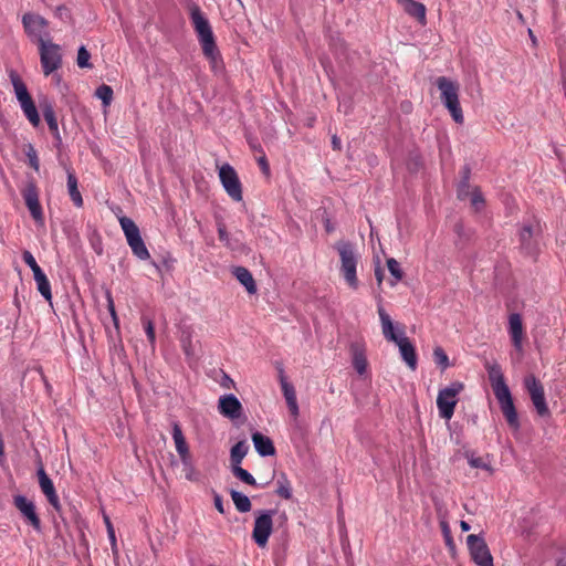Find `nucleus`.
<instances>
[{"mask_svg": "<svg viewBox=\"0 0 566 566\" xmlns=\"http://www.w3.org/2000/svg\"><path fill=\"white\" fill-rule=\"evenodd\" d=\"M187 8L189 10L192 27L201 45L202 53L211 62L212 66L217 67L220 62V53L217 49L210 22L197 3L189 2Z\"/></svg>", "mask_w": 566, "mask_h": 566, "instance_id": "obj_1", "label": "nucleus"}, {"mask_svg": "<svg viewBox=\"0 0 566 566\" xmlns=\"http://www.w3.org/2000/svg\"><path fill=\"white\" fill-rule=\"evenodd\" d=\"M489 380L494 392V396L500 405V408L505 417L507 423L513 428H518V417L513 402V398L509 386L505 382L504 375L500 365L486 364L485 365Z\"/></svg>", "mask_w": 566, "mask_h": 566, "instance_id": "obj_2", "label": "nucleus"}, {"mask_svg": "<svg viewBox=\"0 0 566 566\" xmlns=\"http://www.w3.org/2000/svg\"><path fill=\"white\" fill-rule=\"evenodd\" d=\"M436 85L440 91L441 102L449 111L451 117L457 124L464 122L462 108L459 102V85L457 82L446 76H440L436 81Z\"/></svg>", "mask_w": 566, "mask_h": 566, "instance_id": "obj_3", "label": "nucleus"}, {"mask_svg": "<svg viewBox=\"0 0 566 566\" xmlns=\"http://www.w3.org/2000/svg\"><path fill=\"white\" fill-rule=\"evenodd\" d=\"M336 250L340 256V272L346 283L354 290L358 287V280L356 275L358 256L355 248L349 242H339L336 244Z\"/></svg>", "mask_w": 566, "mask_h": 566, "instance_id": "obj_4", "label": "nucleus"}, {"mask_svg": "<svg viewBox=\"0 0 566 566\" xmlns=\"http://www.w3.org/2000/svg\"><path fill=\"white\" fill-rule=\"evenodd\" d=\"M464 389L461 381H452L444 388H441L437 396V407L439 417L449 421L454 413V409L459 402L458 396Z\"/></svg>", "mask_w": 566, "mask_h": 566, "instance_id": "obj_5", "label": "nucleus"}, {"mask_svg": "<svg viewBox=\"0 0 566 566\" xmlns=\"http://www.w3.org/2000/svg\"><path fill=\"white\" fill-rule=\"evenodd\" d=\"M118 222L125 234L126 241L132 249L133 254L139 260H148L150 254L136 223L130 218L125 216L119 217Z\"/></svg>", "mask_w": 566, "mask_h": 566, "instance_id": "obj_6", "label": "nucleus"}, {"mask_svg": "<svg viewBox=\"0 0 566 566\" xmlns=\"http://www.w3.org/2000/svg\"><path fill=\"white\" fill-rule=\"evenodd\" d=\"M40 61L44 75H50L62 65L61 46L51 40L39 44Z\"/></svg>", "mask_w": 566, "mask_h": 566, "instance_id": "obj_7", "label": "nucleus"}, {"mask_svg": "<svg viewBox=\"0 0 566 566\" xmlns=\"http://www.w3.org/2000/svg\"><path fill=\"white\" fill-rule=\"evenodd\" d=\"M22 24L28 36L35 41L38 45L51 40L48 32V21L43 17L28 12L22 17Z\"/></svg>", "mask_w": 566, "mask_h": 566, "instance_id": "obj_8", "label": "nucleus"}, {"mask_svg": "<svg viewBox=\"0 0 566 566\" xmlns=\"http://www.w3.org/2000/svg\"><path fill=\"white\" fill-rule=\"evenodd\" d=\"M219 179L226 192L232 200L239 202L243 199L241 181L231 165L223 164L219 168Z\"/></svg>", "mask_w": 566, "mask_h": 566, "instance_id": "obj_9", "label": "nucleus"}, {"mask_svg": "<svg viewBox=\"0 0 566 566\" xmlns=\"http://www.w3.org/2000/svg\"><path fill=\"white\" fill-rule=\"evenodd\" d=\"M524 387L527 390L536 412L541 417L549 416V409L545 399L544 387L533 375L524 378Z\"/></svg>", "mask_w": 566, "mask_h": 566, "instance_id": "obj_10", "label": "nucleus"}, {"mask_svg": "<svg viewBox=\"0 0 566 566\" xmlns=\"http://www.w3.org/2000/svg\"><path fill=\"white\" fill-rule=\"evenodd\" d=\"M467 545L473 562L479 566H493V557L488 544L480 535L471 534L467 537Z\"/></svg>", "mask_w": 566, "mask_h": 566, "instance_id": "obj_11", "label": "nucleus"}, {"mask_svg": "<svg viewBox=\"0 0 566 566\" xmlns=\"http://www.w3.org/2000/svg\"><path fill=\"white\" fill-rule=\"evenodd\" d=\"M274 513V511H263L255 518L252 538L259 547H264L268 544L273 530Z\"/></svg>", "mask_w": 566, "mask_h": 566, "instance_id": "obj_12", "label": "nucleus"}, {"mask_svg": "<svg viewBox=\"0 0 566 566\" xmlns=\"http://www.w3.org/2000/svg\"><path fill=\"white\" fill-rule=\"evenodd\" d=\"M518 234L522 250L530 255L537 253L541 235L538 222L524 223Z\"/></svg>", "mask_w": 566, "mask_h": 566, "instance_id": "obj_13", "label": "nucleus"}, {"mask_svg": "<svg viewBox=\"0 0 566 566\" xmlns=\"http://www.w3.org/2000/svg\"><path fill=\"white\" fill-rule=\"evenodd\" d=\"M22 197L34 221L43 223L44 219L42 207L39 201V191L36 185L33 181H30L25 185L22 190Z\"/></svg>", "mask_w": 566, "mask_h": 566, "instance_id": "obj_14", "label": "nucleus"}, {"mask_svg": "<svg viewBox=\"0 0 566 566\" xmlns=\"http://www.w3.org/2000/svg\"><path fill=\"white\" fill-rule=\"evenodd\" d=\"M13 505L35 531L41 530V520L32 501L18 494L13 496Z\"/></svg>", "mask_w": 566, "mask_h": 566, "instance_id": "obj_15", "label": "nucleus"}, {"mask_svg": "<svg viewBox=\"0 0 566 566\" xmlns=\"http://www.w3.org/2000/svg\"><path fill=\"white\" fill-rule=\"evenodd\" d=\"M218 410L223 417L237 420L242 416L243 407L233 394H227L219 398Z\"/></svg>", "mask_w": 566, "mask_h": 566, "instance_id": "obj_16", "label": "nucleus"}, {"mask_svg": "<svg viewBox=\"0 0 566 566\" xmlns=\"http://www.w3.org/2000/svg\"><path fill=\"white\" fill-rule=\"evenodd\" d=\"M507 332L514 349L517 353H523V342L525 332L523 327L522 316L518 313H512L509 316Z\"/></svg>", "mask_w": 566, "mask_h": 566, "instance_id": "obj_17", "label": "nucleus"}, {"mask_svg": "<svg viewBox=\"0 0 566 566\" xmlns=\"http://www.w3.org/2000/svg\"><path fill=\"white\" fill-rule=\"evenodd\" d=\"M38 476H39V484H40L41 491L46 496L49 503L53 506V509L56 512H60L61 504H60L59 496L55 492V488L53 485L52 480L49 478V475L46 474L43 467L39 468Z\"/></svg>", "mask_w": 566, "mask_h": 566, "instance_id": "obj_18", "label": "nucleus"}, {"mask_svg": "<svg viewBox=\"0 0 566 566\" xmlns=\"http://www.w3.org/2000/svg\"><path fill=\"white\" fill-rule=\"evenodd\" d=\"M352 364L358 375L365 376L368 371V361L366 357V347L364 343L355 342L350 344Z\"/></svg>", "mask_w": 566, "mask_h": 566, "instance_id": "obj_19", "label": "nucleus"}, {"mask_svg": "<svg viewBox=\"0 0 566 566\" xmlns=\"http://www.w3.org/2000/svg\"><path fill=\"white\" fill-rule=\"evenodd\" d=\"M395 344L398 346L400 356L403 359V361L407 364V366L411 370H416V368H417L416 349H415V346L412 345V343L409 340V338L405 335L403 332H400L399 340Z\"/></svg>", "mask_w": 566, "mask_h": 566, "instance_id": "obj_20", "label": "nucleus"}, {"mask_svg": "<svg viewBox=\"0 0 566 566\" xmlns=\"http://www.w3.org/2000/svg\"><path fill=\"white\" fill-rule=\"evenodd\" d=\"M252 442L258 454L262 458L272 457L275 454L273 441L263 433L256 431L252 433Z\"/></svg>", "mask_w": 566, "mask_h": 566, "instance_id": "obj_21", "label": "nucleus"}, {"mask_svg": "<svg viewBox=\"0 0 566 566\" xmlns=\"http://www.w3.org/2000/svg\"><path fill=\"white\" fill-rule=\"evenodd\" d=\"M281 388L283 391V396L286 400L289 410L293 417L298 416V405L296 400L295 389L292 384H290L283 373H281Z\"/></svg>", "mask_w": 566, "mask_h": 566, "instance_id": "obj_22", "label": "nucleus"}, {"mask_svg": "<svg viewBox=\"0 0 566 566\" xmlns=\"http://www.w3.org/2000/svg\"><path fill=\"white\" fill-rule=\"evenodd\" d=\"M8 74L19 104L32 99L31 95L28 92L27 85L23 83L20 75L14 70H9Z\"/></svg>", "mask_w": 566, "mask_h": 566, "instance_id": "obj_23", "label": "nucleus"}, {"mask_svg": "<svg viewBox=\"0 0 566 566\" xmlns=\"http://www.w3.org/2000/svg\"><path fill=\"white\" fill-rule=\"evenodd\" d=\"M378 315L384 337L389 342L397 343L399 340V335L395 333L394 322L381 305H378Z\"/></svg>", "mask_w": 566, "mask_h": 566, "instance_id": "obj_24", "label": "nucleus"}, {"mask_svg": "<svg viewBox=\"0 0 566 566\" xmlns=\"http://www.w3.org/2000/svg\"><path fill=\"white\" fill-rule=\"evenodd\" d=\"M169 465L180 478L191 482H197L200 479V473L193 468L192 462H169Z\"/></svg>", "mask_w": 566, "mask_h": 566, "instance_id": "obj_25", "label": "nucleus"}, {"mask_svg": "<svg viewBox=\"0 0 566 566\" xmlns=\"http://www.w3.org/2000/svg\"><path fill=\"white\" fill-rule=\"evenodd\" d=\"M233 276L245 287L249 294L256 293V284L251 272L244 266H234Z\"/></svg>", "mask_w": 566, "mask_h": 566, "instance_id": "obj_26", "label": "nucleus"}, {"mask_svg": "<svg viewBox=\"0 0 566 566\" xmlns=\"http://www.w3.org/2000/svg\"><path fill=\"white\" fill-rule=\"evenodd\" d=\"M171 434L178 454L180 455L181 460H186V458L188 457V444L186 442L181 427L179 426L178 422L172 423Z\"/></svg>", "mask_w": 566, "mask_h": 566, "instance_id": "obj_27", "label": "nucleus"}, {"mask_svg": "<svg viewBox=\"0 0 566 566\" xmlns=\"http://www.w3.org/2000/svg\"><path fill=\"white\" fill-rule=\"evenodd\" d=\"M67 191L74 206L81 208L83 206V198L78 190L77 178L71 169H67Z\"/></svg>", "mask_w": 566, "mask_h": 566, "instance_id": "obj_28", "label": "nucleus"}, {"mask_svg": "<svg viewBox=\"0 0 566 566\" xmlns=\"http://www.w3.org/2000/svg\"><path fill=\"white\" fill-rule=\"evenodd\" d=\"M403 8L409 15L415 17L421 24L426 23L424 4L415 0H410L409 2L405 3Z\"/></svg>", "mask_w": 566, "mask_h": 566, "instance_id": "obj_29", "label": "nucleus"}, {"mask_svg": "<svg viewBox=\"0 0 566 566\" xmlns=\"http://www.w3.org/2000/svg\"><path fill=\"white\" fill-rule=\"evenodd\" d=\"M36 289L39 293L49 302L52 300L51 284L45 275V273H38V275L33 276Z\"/></svg>", "mask_w": 566, "mask_h": 566, "instance_id": "obj_30", "label": "nucleus"}, {"mask_svg": "<svg viewBox=\"0 0 566 566\" xmlns=\"http://www.w3.org/2000/svg\"><path fill=\"white\" fill-rule=\"evenodd\" d=\"M20 107L23 112V114L25 115V117L28 118V120L34 126H39L40 124V116H39V113H38V109L35 107V104L33 102V99H30L25 103H22L20 104Z\"/></svg>", "mask_w": 566, "mask_h": 566, "instance_id": "obj_31", "label": "nucleus"}, {"mask_svg": "<svg viewBox=\"0 0 566 566\" xmlns=\"http://www.w3.org/2000/svg\"><path fill=\"white\" fill-rule=\"evenodd\" d=\"M231 499L235 505V509L241 513H247L251 510L250 499L241 492L232 490L230 492Z\"/></svg>", "mask_w": 566, "mask_h": 566, "instance_id": "obj_32", "label": "nucleus"}, {"mask_svg": "<svg viewBox=\"0 0 566 566\" xmlns=\"http://www.w3.org/2000/svg\"><path fill=\"white\" fill-rule=\"evenodd\" d=\"M218 237L219 240L231 250H238L241 245L239 240L230 238L226 226L221 222L218 223Z\"/></svg>", "mask_w": 566, "mask_h": 566, "instance_id": "obj_33", "label": "nucleus"}, {"mask_svg": "<svg viewBox=\"0 0 566 566\" xmlns=\"http://www.w3.org/2000/svg\"><path fill=\"white\" fill-rule=\"evenodd\" d=\"M439 525L444 538L446 546L453 552L455 549V544L452 537L451 528L449 526V523L444 516H441L439 514Z\"/></svg>", "mask_w": 566, "mask_h": 566, "instance_id": "obj_34", "label": "nucleus"}, {"mask_svg": "<svg viewBox=\"0 0 566 566\" xmlns=\"http://www.w3.org/2000/svg\"><path fill=\"white\" fill-rule=\"evenodd\" d=\"M43 117L52 133H54L56 136H59V126L57 120L55 117L54 109L51 105H46L43 108Z\"/></svg>", "mask_w": 566, "mask_h": 566, "instance_id": "obj_35", "label": "nucleus"}, {"mask_svg": "<svg viewBox=\"0 0 566 566\" xmlns=\"http://www.w3.org/2000/svg\"><path fill=\"white\" fill-rule=\"evenodd\" d=\"M250 449L249 443L245 440L238 441L230 451V460H243Z\"/></svg>", "mask_w": 566, "mask_h": 566, "instance_id": "obj_36", "label": "nucleus"}, {"mask_svg": "<svg viewBox=\"0 0 566 566\" xmlns=\"http://www.w3.org/2000/svg\"><path fill=\"white\" fill-rule=\"evenodd\" d=\"M95 96L107 107L113 101V88L109 85L103 84L96 88Z\"/></svg>", "mask_w": 566, "mask_h": 566, "instance_id": "obj_37", "label": "nucleus"}, {"mask_svg": "<svg viewBox=\"0 0 566 566\" xmlns=\"http://www.w3.org/2000/svg\"><path fill=\"white\" fill-rule=\"evenodd\" d=\"M469 176L470 169L464 167L463 169V178L458 186V198L464 200L470 196V185H469Z\"/></svg>", "mask_w": 566, "mask_h": 566, "instance_id": "obj_38", "label": "nucleus"}, {"mask_svg": "<svg viewBox=\"0 0 566 566\" xmlns=\"http://www.w3.org/2000/svg\"><path fill=\"white\" fill-rule=\"evenodd\" d=\"M387 268L394 277V282H391V285H395L397 282L401 281V279L403 276V272L400 268L399 262L396 259L389 258L387 260Z\"/></svg>", "mask_w": 566, "mask_h": 566, "instance_id": "obj_39", "label": "nucleus"}, {"mask_svg": "<svg viewBox=\"0 0 566 566\" xmlns=\"http://www.w3.org/2000/svg\"><path fill=\"white\" fill-rule=\"evenodd\" d=\"M433 360L441 368V370H446L450 366L449 357L440 346H437L433 349Z\"/></svg>", "mask_w": 566, "mask_h": 566, "instance_id": "obj_40", "label": "nucleus"}, {"mask_svg": "<svg viewBox=\"0 0 566 566\" xmlns=\"http://www.w3.org/2000/svg\"><path fill=\"white\" fill-rule=\"evenodd\" d=\"M237 464H234L232 467V472L233 474L240 479L241 481H243L244 483L249 484V485H254L255 484V479L244 469H242L241 467H239L238 464L240 462H235Z\"/></svg>", "mask_w": 566, "mask_h": 566, "instance_id": "obj_41", "label": "nucleus"}, {"mask_svg": "<svg viewBox=\"0 0 566 566\" xmlns=\"http://www.w3.org/2000/svg\"><path fill=\"white\" fill-rule=\"evenodd\" d=\"M22 259L25 262V264L31 269L33 276L38 275V273H43L42 269L39 266L35 258L30 251H23Z\"/></svg>", "mask_w": 566, "mask_h": 566, "instance_id": "obj_42", "label": "nucleus"}, {"mask_svg": "<svg viewBox=\"0 0 566 566\" xmlns=\"http://www.w3.org/2000/svg\"><path fill=\"white\" fill-rule=\"evenodd\" d=\"M24 154L28 158L30 167H32L35 171H39L40 161L35 148L31 144H29L24 150Z\"/></svg>", "mask_w": 566, "mask_h": 566, "instance_id": "obj_43", "label": "nucleus"}, {"mask_svg": "<svg viewBox=\"0 0 566 566\" xmlns=\"http://www.w3.org/2000/svg\"><path fill=\"white\" fill-rule=\"evenodd\" d=\"M90 59H91V54L86 50V48L84 45L80 46V49L77 51V60H76L77 65L82 69L91 67L92 64L90 63Z\"/></svg>", "mask_w": 566, "mask_h": 566, "instance_id": "obj_44", "label": "nucleus"}, {"mask_svg": "<svg viewBox=\"0 0 566 566\" xmlns=\"http://www.w3.org/2000/svg\"><path fill=\"white\" fill-rule=\"evenodd\" d=\"M470 200H471V205L472 207L479 211L483 208L484 206V198L481 193V191L478 189V188H474L472 190V192H470Z\"/></svg>", "mask_w": 566, "mask_h": 566, "instance_id": "obj_45", "label": "nucleus"}, {"mask_svg": "<svg viewBox=\"0 0 566 566\" xmlns=\"http://www.w3.org/2000/svg\"><path fill=\"white\" fill-rule=\"evenodd\" d=\"M143 324H144V328H145L147 338H148L149 343L151 344V346H154L155 342H156L155 326H154L153 322L148 318H143Z\"/></svg>", "mask_w": 566, "mask_h": 566, "instance_id": "obj_46", "label": "nucleus"}, {"mask_svg": "<svg viewBox=\"0 0 566 566\" xmlns=\"http://www.w3.org/2000/svg\"><path fill=\"white\" fill-rule=\"evenodd\" d=\"M106 298H107V308H108V312L112 316V319L115 324V326L118 325V317H117V314H116V311H115V305H114V301H113V297H112V294L109 292L106 293Z\"/></svg>", "mask_w": 566, "mask_h": 566, "instance_id": "obj_47", "label": "nucleus"}, {"mask_svg": "<svg viewBox=\"0 0 566 566\" xmlns=\"http://www.w3.org/2000/svg\"><path fill=\"white\" fill-rule=\"evenodd\" d=\"M468 463H469L471 470L481 468V469L485 470L489 474H491L493 472V468H491L490 462L472 461V462H468Z\"/></svg>", "mask_w": 566, "mask_h": 566, "instance_id": "obj_48", "label": "nucleus"}, {"mask_svg": "<svg viewBox=\"0 0 566 566\" xmlns=\"http://www.w3.org/2000/svg\"><path fill=\"white\" fill-rule=\"evenodd\" d=\"M182 350L185 355L190 358L193 356V348L191 346V340L189 337L181 339Z\"/></svg>", "mask_w": 566, "mask_h": 566, "instance_id": "obj_49", "label": "nucleus"}, {"mask_svg": "<svg viewBox=\"0 0 566 566\" xmlns=\"http://www.w3.org/2000/svg\"><path fill=\"white\" fill-rule=\"evenodd\" d=\"M104 520H105V524L107 526V533H108L109 539L112 542V545L114 546L116 543V538H115V532H114L113 525L107 516H105Z\"/></svg>", "mask_w": 566, "mask_h": 566, "instance_id": "obj_50", "label": "nucleus"}, {"mask_svg": "<svg viewBox=\"0 0 566 566\" xmlns=\"http://www.w3.org/2000/svg\"><path fill=\"white\" fill-rule=\"evenodd\" d=\"M258 164L261 167L263 174H265V175L270 174V166H269V163H268L264 154L258 158Z\"/></svg>", "mask_w": 566, "mask_h": 566, "instance_id": "obj_51", "label": "nucleus"}, {"mask_svg": "<svg viewBox=\"0 0 566 566\" xmlns=\"http://www.w3.org/2000/svg\"><path fill=\"white\" fill-rule=\"evenodd\" d=\"M214 506L218 510V512H220L221 514L224 513L222 499L218 494L214 495Z\"/></svg>", "mask_w": 566, "mask_h": 566, "instance_id": "obj_52", "label": "nucleus"}, {"mask_svg": "<svg viewBox=\"0 0 566 566\" xmlns=\"http://www.w3.org/2000/svg\"><path fill=\"white\" fill-rule=\"evenodd\" d=\"M332 145L334 149H340V139L336 135L332 137Z\"/></svg>", "mask_w": 566, "mask_h": 566, "instance_id": "obj_53", "label": "nucleus"}, {"mask_svg": "<svg viewBox=\"0 0 566 566\" xmlns=\"http://www.w3.org/2000/svg\"><path fill=\"white\" fill-rule=\"evenodd\" d=\"M375 276H376L378 283L380 284L382 282V277H384L382 271L380 269H376Z\"/></svg>", "mask_w": 566, "mask_h": 566, "instance_id": "obj_54", "label": "nucleus"}, {"mask_svg": "<svg viewBox=\"0 0 566 566\" xmlns=\"http://www.w3.org/2000/svg\"><path fill=\"white\" fill-rule=\"evenodd\" d=\"M280 495L283 496L284 499H290L291 497V493L287 489H281L280 490Z\"/></svg>", "mask_w": 566, "mask_h": 566, "instance_id": "obj_55", "label": "nucleus"}, {"mask_svg": "<svg viewBox=\"0 0 566 566\" xmlns=\"http://www.w3.org/2000/svg\"><path fill=\"white\" fill-rule=\"evenodd\" d=\"M460 527H461L462 532H468L470 530V525L465 521L460 522Z\"/></svg>", "mask_w": 566, "mask_h": 566, "instance_id": "obj_56", "label": "nucleus"}, {"mask_svg": "<svg viewBox=\"0 0 566 566\" xmlns=\"http://www.w3.org/2000/svg\"><path fill=\"white\" fill-rule=\"evenodd\" d=\"M251 147L254 149V150H258V151H261L262 153V147L260 144H251Z\"/></svg>", "mask_w": 566, "mask_h": 566, "instance_id": "obj_57", "label": "nucleus"}, {"mask_svg": "<svg viewBox=\"0 0 566 566\" xmlns=\"http://www.w3.org/2000/svg\"><path fill=\"white\" fill-rule=\"evenodd\" d=\"M528 33H530L531 40H532L533 42H535V41H536V39H535V36L533 35L532 30H528Z\"/></svg>", "mask_w": 566, "mask_h": 566, "instance_id": "obj_58", "label": "nucleus"}, {"mask_svg": "<svg viewBox=\"0 0 566 566\" xmlns=\"http://www.w3.org/2000/svg\"><path fill=\"white\" fill-rule=\"evenodd\" d=\"M401 4L405 6V3L409 2L410 0H398Z\"/></svg>", "mask_w": 566, "mask_h": 566, "instance_id": "obj_59", "label": "nucleus"}, {"mask_svg": "<svg viewBox=\"0 0 566 566\" xmlns=\"http://www.w3.org/2000/svg\"><path fill=\"white\" fill-rule=\"evenodd\" d=\"M343 106H344V104H343V103H339V104H338V108H339V109H342V107H343Z\"/></svg>", "mask_w": 566, "mask_h": 566, "instance_id": "obj_60", "label": "nucleus"}, {"mask_svg": "<svg viewBox=\"0 0 566 566\" xmlns=\"http://www.w3.org/2000/svg\"><path fill=\"white\" fill-rule=\"evenodd\" d=\"M558 566H566V564H563V565H558Z\"/></svg>", "mask_w": 566, "mask_h": 566, "instance_id": "obj_61", "label": "nucleus"}]
</instances>
